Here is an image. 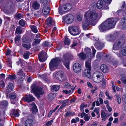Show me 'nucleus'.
Masks as SVG:
<instances>
[{
  "mask_svg": "<svg viewBox=\"0 0 126 126\" xmlns=\"http://www.w3.org/2000/svg\"><path fill=\"white\" fill-rule=\"evenodd\" d=\"M63 20L66 23L69 24L72 23L74 20V17L73 15L71 14H68L63 17Z\"/></svg>",
  "mask_w": 126,
  "mask_h": 126,
  "instance_id": "9b49d317",
  "label": "nucleus"
},
{
  "mask_svg": "<svg viewBox=\"0 0 126 126\" xmlns=\"http://www.w3.org/2000/svg\"><path fill=\"white\" fill-rule=\"evenodd\" d=\"M71 8L72 6L69 4L62 5L61 6H59V13L60 14H63L66 11V10H68Z\"/></svg>",
  "mask_w": 126,
  "mask_h": 126,
  "instance_id": "0eeeda50",
  "label": "nucleus"
},
{
  "mask_svg": "<svg viewBox=\"0 0 126 126\" xmlns=\"http://www.w3.org/2000/svg\"><path fill=\"white\" fill-rule=\"evenodd\" d=\"M31 88L32 93H33L38 98H40V95H42L44 94V92L43 91V88L37 86L35 84L32 85Z\"/></svg>",
  "mask_w": 126,
  "mask_h": 126,
  "instance_id": "7ed1b4c3",
  "label": "nucleus"
},
{
  "mask_svg": "<svg viewBox=\"0 0 126 126\" xmlns=\"http://www.w3.org/2000/svg\"><path fill=\"white\" fill-rule=\"evenodd\" d=\"M99 14L94 10H89L85 14V20L82 22V25L84 30H88L90 25H94L97 20L101 17Z\"/></svg>",
  "mask_w": 126,
  "mask_h": 126,
  "instance_id": "f257e3e1",
  "label": "nucleus"
},
{
  "mask_svg": "<svg viewBox=\"0 0 126 126\" xmlns=\"http://www.w3.org/2000/svg\"><path fill=\"white\" fill-rule=\"evenodd\" d=\"M93 79L95 82L99 83L102 81L104 79L103 74L98 71H96L94 73Z\"/></svg>",
  "mask_w": 126,
  "mask_h": 126,
  "instance_id": "39448f33",
  "label": "nucleus"
},
{
  "mask_svg": "<svg viewBox=\"0 0 126 126\" xmlns=\"http://www.w3.org/2000/svg\"><path fill=\"white\" fill-rule=\"evenodd\" d=\"M56 47L57 49L58 50H60L62 47V45L59 44L56 45Z\"/></svg>",
  "mask_w": 126,
  "mask_h": 126,
  "instance_id": "13d9d810",
  "label": "nucleus"
},
{
  "mask_svg": "<svg viewBox=\"0 0 126 126\" xmlns=\"http://www.w3.org/2000/svg\"><path fill=\"white\" fill-rule=\"evenodd\" d=\"M30 52L28 51L25 52L23 54V57L25 59H28L29 58L30 55Z\"/></svg>",
  "mask_w": 126,
  "mask_h": 126,
  "instance_id": "2f4dec72",
  "label": "nucleus"
},
{
  "mask_svg": "<svg viewBox=\"0 0 126 126\" xmlns=\"http://www.w3.org/2000/svg\"><path fill=\"white\" fill-rule=\"evenodd\" d=\"M21 36L19 35H16L15 38V43H18L20 40Z\"/></svg>",
  "mask_w": 126,
  "mask_h": 126,
  "instance_id": "72a5a7b5",
  "label": "nucleus"
},
{
  "mask_svg": "<svg viewBox=\"0 0 126 126\" xmlns=\"http://www.w3.org/2000/svg\"><path fill=\"white\" fill-rule=\"evenodd\" d=\"M22 33V29L19 26H18L16 29L15 34H20Z\"/></svg>",
  "mask_w": 126,
  "mask_h": 126,
  "instance_id": "b1692460",
  "label": "nucleus"
},
{
  "mask_svg": "<svg viewBox=\"0 0 126 126\" xmlns=\"http://www.w3.org/2000/svg\"><path fill=\"white\" fill-rule=\"evenodd\" d=\"M19 115L18 111L17 110L15 111L12 114L13 116L15 117H18L19 116Z\"/></svg>",
  "mask_w": 126,
  "mask_h": 126,
  "instance_id": "ea45409f",
  "label": "nucleus"
},
{
  "mask_svg": "<svg viewBox=\"0 0 126 126\" xmlns=\"http://www.w3.org/2000/svg\"><path fill=\"white\" fill-rule=\"evenodd\" d=\"M52 120H51L48 122L46 123L47 126H50L52 123Z\"/></svg>",
  "mask_w": 126,
  "mask_h": 126,
  "instance_id": "774afa93",
  "label": "nucleus"
},
{
  "mask_svg": "<svg viewBox=\"0 0 126 126\" xmlns=\"http://www.w3.org/2000/svg\"><path fill=\"white\" fill-rule=\"evenodd\" d=\"M103 6V2L101 0H99L97 2L96 5L97 8L100 9L102 8Z\"/></svg>",
  "mask_w": 126,
  "mask_h": 126,
  "instance_id": "393cba45",
  "label": "nucleus"
},
{
  "mask_svg": "<svg viewBox=\"0 0 126 126\" xmlns=\"http://www.w3.org/2000/svg\"><path fill=\"white\" fill-rule=\"evenodd\" d=\"M23 99L24 101L29 103L34 101L35 98L31 94H29L28 95H26L23 98Z\"/></svg>",
  "mask_w": 126,
  "mask_h": 126,
  "instance_id": "4468645a",
  "label": "nucleus"
},
{
  "mask_svg": "<svg viewBox=\"0 0 126 126\" xmlns=\"http://www.w3.org/2000/svg\"><path fill=\"white\" fill-rule=\"evenodd\" d=\"M16 77V76L14 75H9L8 78L11 80H13L15 79Z\"/></svg>",
  "mask_w": 126,
  "mask_h": 126,
  "instance_id": "a18cd8bd",
  "label": "nucleus"
},
{
  "mask_svg": "<svg viewBox=\"0 0 126 126\" xmlns=\"http://www.w3.org/2000/svg\"><path fill=\"white\" fill-rule=\"evenodd\" d=\"M91 69H85L83 71V75L85 77H87L88 78L91 77Z\"/></svg>",
  "mask_w": 126,
  "mask_h": 126,
  "instance_id": "dca6fc26",
  "label": "nucleus"
},
{
  "mask_svg": "<svg viewBox=\"0 0 126 126\" xmlns=\"http://www.w3.org/2000/svg\"><path fill=\"white\" fill-rule=\"evenodd\" d=\"M85 50L87 53L90 54L91 53V50L90 48H86L85 49Z\"/></svg>",
  "mask_w": 126,
  "mask_h": 126,
  "instance_id": "6e6d98bb",
  "label": "nucleus"
},
{
  "mask_svg": "<svg viewBox=\"0 0 126 126\" xmlns=\"http://www.w3.org/2000/svg\"><path fill=\"white\" fill-rule=\"evenodd\" d=\"M41 41L40 39H38L35 38L34 39V41L32 44L33 46H36L37 44H39Z\"/></svg>",
  "mask_w": 126,
  "mask_h": 126,
  "instance_id": "bb28decb",
  "label": "nucleus"
},
{
  "mask_svg": "<svg viewBox=\"0 0 126 126\" xmlns=\"http://www.w3.org/2000/svg\"><path fill=\"white\" fill-rule=\"evenodd\" d=\"M22 41L24 43H26L27 42V40L25 37H23L22 38Z\"/></svg>",
  "mask_w": 126,
  "mask_h": 126,
  "instance_id": "69168bd1",
  "label": "nucleus"
},
{
  "mask_svg": "<svg viewBox=\"0 0 126 126\" xmlns=\"http://www.w3.org/2000/svg\"><path fill=\"white\" fill-rule=\"evenodd\" d=\"M117 21L116 18L107 19L98 26L100 31L101 32H103L114 28Z\"/></svg>",
  "mask_w": 126,
  "mask_h": 126,
  "instance_id": "f03ea898",
  "label": "nucleus"
},
{
  "mask_svg": "<svg viewBox=\"0 0 126 126\" xmlns=\"http://www.w3.org/2000/svg\"><path fill=\"white\" fill-rule=\"evenodd\" d=\"M42 15L41 12L39 11H36L34 13V16L35 17H39L40 16Z\"/></svg>",
  "mask_w": 126,
  "mask_h": 126,
  "instance_id": "c756f323",
  "label": "nucleus"
},
{
  "mask_svg": "<svg viewBox=\"0 0 126 126\" xmlns=\"http://www.w3.org/2000/svg\"><path fill=\"white\" fill-rule=\"evenodd\" d=\"M9 97L10 98L12 99H14L16 98V95L13 94H10Z\"/></svg>",
  "mask_w": 126,
  "mask_h": 126,
  "instance_id": "09e8293b",
  "label": "nucleus"
},
{
  "mask_svg": "<svg viewBox=\"0 0 126 126\" xmlns=\"http://www.w3.org/2000/svg\"><path fill=\"white\" fill-rule=\"evenodd\" d=\"M121 79L123 83L126 84V77H122Z\"/></svg>",
  "mask_w": 126,
  "mask_h": 126,
  "instance_id": "680f3d73",
  "label": "nucleus"
},
{
  "mask_svg": "<svg viewBox=\"0 0 126 126\" xmlns=\"http://www.w3.org/2000/svg\"><path fill=\"white\" fill-rule=\"evenodd\" d=\"M56 77L59 80L63 81L64 80V72L63 71H60L57 72L56 75Z\"/></svg>",
  "mask_w": 126,
  "mask_h": 126,
  "instance_id": "ddd939ff",
  "label": "nucleus"
},
{
  "mask_svg": "<svg viewBox=\"0 0 126 126\" xmlns=\"http://www.w3.org/2000/svg\"><path fill=\"white\" fill-rule=\"evenodd\" d=\"M18 75H21L23 74V71L22 69H20L17 73Z\"/></svg>",
  "mask_w": 126,
  "mask_h": 126,
  "instance_id": "338daca9",
  "label": "nucleus"
},
{
  "mask_svg": "<svg viewBox=\"0 0 126 126\" xmlns=\"http://www.w3.org/2000/svg\"><path fill=\"white\" fill-rule=\"evenodd\" d=\"M117 102L120 104L121 103V98L120 95L116 94L115 95Z\"/></svg>",
  "mask_w": 126,
  "mask_h": 126,
  "instance_id": "c9c22d12",
  "label": "nucleus"
},
{
  "mask_svg": "<svg viewBox=\"0 0 126 126\" xmlns=\"http://www.w3.org/2000/svg\"><path fill=\"white\" fill-rule=\"evenodd\" d=\"M101 117L103 118L102 120L105 121L107 118V117L106 115V113L104 111H102L101 113Z\"/></svg>",
  "mask_w": 126,
  "mask_h": 126,
  "instance_id": "473e14b6",
  "label": "nucleus"
},
{
  "mask_svg": "<svg viewBox=\"0 0 126 126\" xmlns=\"http://www.w3.org/2000/svg\"><path fill=\"white\" fill-rule=\"evenodd\" d=\"M53 21L51 17H49L46 20V23L47 25L46 27L48 28L49 27H52L53 26Z\"/></svg>",
  "mask_w": 126,
  "mask_h": 126,
  "instance_id": "2eb2a0df",
  "label": "nucleus"
},
{
  "mask_svg": "<svg viewBox=\"0 0 126 126\" xmlns=\"http://www.w3.org/2000/svg\"><path fill=\"white\" fill-rule=\"evenodd\" d=\"M90 118V117L87 114H86L84 118V119L86 121H89Z\"/></svg>",
  "mask_w": 126,
  "mask_h": 126,
  "instance_id": "603ef678",
  "label": "nucleus"
},
{
  "mask_svg": "<svg viewBox=\"0 0 126 126\" xmlns=\"http://www.w3.org/2000/svg\"><path fill=\"white\" fill-rule=\"evenodd\" d=\"M94 111L96 113V114H98L99 113V110L98 108H95L94 110Z\"/></svg>",
  "mask_w": 126,
  "mask_h": 126,
  "instance_id": "052dcab7",
  "label": "nucleus"
},
{
  "mask_svg": "<svg viewBox=\"0 0 126 126\" xmlns=\"http://www.w3.org/2000/svg\"><path fill=\"white\" fill-rule=\"evenodd\" d=\"M102 53L101 52H98L97 54L96 57L97 59H100L101 58Z\"/></svg>",
  "mask_w": 126,
  "mask_h": 126,
  "instance_id": "864d4df0",
  "label": "nucleus"
},
{
  "mask_svg": "<svg viewBox=\"0 0 126 126\" xmlns=\"http://www.w3.org/2000/svg\"><path fill=\"white\" fill-rule=\"evenodd\" d=\"M100 69L104 73H106L108 72L109 69L107 66L104 64L101 65L100 66Z\"/></svg>",
  "mask_w": 126,
  "mask_h": 126,
  "instance_id": "6ab92c4d",
  "label": "nucleus"
},
{
  "mask_svg": "<svg viewBox=\"0 0 126 126\" xmlns=\"http://www.w3.org/2000/svg\"><path fill=\"white\" fill-rule=\"evenodd\" d=\"M1 104L4 106H7L8 104V101L6 100H4L2 101L1 103Z\"/></svg>",
  "mask_w": 126,
  "mask_h": 126,
  "instance_id": "8fccbe9b",
  "label": "nucleus"
},
{
  "mask_svg": "<svg viewBox=\"0 0 126 126\" xmlns=\"http://www.w3.org/2000/svg\"><path fill=\"white\" fill-rule=\"evenodd\" d=\"M31 28L32 31L34 33H36L38 32L37 28L34 25L32 26L31 27Z\"/></svg>",
  "mask_w": 126,
  "mask_h": 126,
  "instance_id": "e433bc0d",
  "label": "nucleus"
},
{
  "mask_svg": "<svg viewBox=\"0 0 126 126\" xmlns=\"http://www.w3.org/2000/svg\"><path fill=\"white\" fill-rule=\"evenodd\" d=\"M85 66L87 69H91V61L89 60L85 62Z\"/></svg>",
  "mask_w": 126,
  "mask_h": 126,
  "instance_id": "a878e982",
  "label": "nucleus"
},
{
  "mask_svg": "<svg viewBox=\"0 0 126 126\" xmlns=\"http://www.w3.org/2000/svg\"><path fill=\"white\" fill-rule=\"evenodd\" d=\"M121 53L123 55L126 56V46L124 47L121 49Z\"/></svg>",
  "mask_w": 126,
  "mask_h": 126,
  "instance_id": "c85d7f7f",
  "label": "nucleus"
},
{
  "mask_svg": "<svg viewBox=\"0 0 126 126\" xmlns=\"http://www.w3.org/2000/svg\"><path fill=\"white\" fill-rule=\"evenodd\" d=\"M78 40L77 39H75L73 40V43L71 45L72 47H73L77 45Z\"/></svg>",
  "mask_w": 126,
  "mask_h": 126,
  "instance_id": "a19ab883",
  "label": "nucleus"
},
{
  "mask_svg": "<svg viewBox=\"0 0 126 126\" xmlns=\"http://www.w3.org/2000/svg\"><path fill=\"white\" fill-rule=\"evenodd\" d=\"M4 18L5 20L6 21H10L11 20L10 18V17L6 16H4Z\"/></svg>",
  "mask_w": 126,
  "mask_h": 126,
  "instance_id": "e2e57ef3",
  "label": "nucleus"
},
{
  "mask_svg": "<svg viewBox=\"0 0 126 126\" xmlns=\"http://www.w3.org/2000/svg\"><path fill=\"white\" fill-rule=\"evenodd\" d=\"M107 108L108 109V111L109 112H111V111L112 109L109 105L108 104L106 106Z\"/></svg>",
  "mask_w": 126,
  "mask_h": 126,
  "instance_id": "0e129e2a",
  "label": "nucleus"
},
{
  "mask_svg": "<svg viewBox=\"0 0 126 126\" xmlns=\"http://www.w3.org/2000/svg\"><path fill=\"white\" fill-rule=\"evenodd\" d=\"M95 47L99 50L101 49L104 46L103 43L99 41H97L95 43Z\"/></svg>",
  "mask_w": 126,
  "mask_h": 126,
  "instance_id": "a211bd4d",
  "label": "nucleus"
},
{
  "mask_svg": "<svg viewBox=\"0 0 126 126\" xmlns=\"http://www.w3.org/2000/svg\"><path fill=\"white\" fill-rule=\"evenodd\" d=\"M74 114V113L71 112L69 111H68L66 113L65 117H67L68 116H71L73 115Z\"/></svg>",
  "mask_w": 126,
  "mask_h": 126,
  "instance_id": "49530a36",
  "label": "nucleus"
},
{
  "mask_svg": "<svg viewBox=\"0 0 126 126\" xmlns=\"http://www.w3.org/2000/svg\"><path fill=\"white\" fill-rule=\"evenodd\" d=\"M32 111L33 114H35L36 112L37 111V110L35 105L32 108Z\"/></svg>",
  "mask_w": 126,
  "mask_h": 126,
  "instance_id": "4c0bfd02",
  "label": "nucleus"
},
{
  "mask_svg": "<svg viewBox=\"0 0 126 126\" xmlns=\"http://www.w3.org/2000/svg\"><path fill=\"white\" fill-rule=\"evenodd\" d=\"M82 68L81 65L78 63H75L73 66V69L74 72L77 73H79Z\"/></svg>",
  "mask_w": 126,
  "mask_h": 126,
  "instance_id": "f8f14e48",
  "label": "nucleus"
},
{
  "mask_svg": "<svg viewBox=\"0 0 126 126\" xmlns=\"http://www.w3.org/2000/svg\"><path fill=\"white\" fill-rule=\"evenodd\" d=\"M50 8L48 6H44L42 9V13L45 15H47L50 12Z\"/></svg>",
  "mask_w": 126,
  "mask_h": 126,
  "instance_id": "f3484780",
  "label": "nucleus"
},
{
  "mask_svg": "<svg viewBox=\"0 0 126 126\" xmlns=\"http://www.w3.org/2000/svg\"><path fill=\"white\" fill-rule=\"evenodd\" d=\"M11 51L9 49H7L6 51L5 54L7 56L9 55L11 52Z\"/></svg>",
  "mask_w": 126,
  "mask_h": 126,
  "instance_id": "4d7b16f0",
  "label": "nucleus"
},
{
  "mask_svg": "<svg viewBox=\"0 0 126 126\" xmlns=\"http://www.w3.org/2000/svg\"><path fill=\"white\" fill-rule=\"evenodd\" d=\"M23 79L22 77H21L19 78L18 80V82L19 83H22L23 81Z\"/></svg>",
  "mask_w": 126,
  "mask_h": 126,
  "instance_id": "bf43d9fd",
  "label": "nucleus"
},
{
  "mask_svg": "<svg viewBox=\"0 0 126 126\" xmlns=\"http://www.w3.org/2000/svg\"><path fill=\"white\" fill-rule=\"evenodd\" d=\"M42 78L45 81H47V76L46 74H43L41 76Z\"/></svg>",
  "mask_w": 126,
  "mask_h": 126,
  "instance_id": "3c124183",
  "label": "nucleus"
},
{
  "mask_svg": "<svg viewBox=\"0 0 126 126\" xmlns=\"http://www.w3.org/2000/svg\"><path fill=\"white\" fill-rule=\"evenodd\" d=\"M125 42L124 39H120L119 41L116 42L113 46V48L114 50L120 48L124 44Z\"/></svg>",
  "mask_w": 126,
  "mask_h": 126,
  "instance_id": "1a4fd4ad",
  "label": "nucleus"
},
{
  "mask_svg": "<svg viewBox=\"0 0 126 126\" xmlns=\"http://www.w3.org/2000/svg\"><path fill=\"white\" fill-rule=\"evenodd\" d=\"M60 88V85H53L52 86L51 88V90L52 91H58Z\"/></svg>",
  "mask_w": 126,
  "mask_h": 126,
  "instance_id": "5701e85b",
  "label": "nucleus"
},
{
  "mask_svg": "<svg viewBox=\"0 0 126 126\" xmlns=\"http://www.w3.org/2000/svg\"><path fill=\"white\" fill-rule=\"evenodd\" d=\"M33 122L32 119H29L27 120L25 123V126H33Z\"/></svg>",
  "mask_w": 126,
  "mask_h": 126,
  "instance_id": "aec40b11",
  "label": "nucleus"
},
{
  "mask_svg": "<svg viewBox=\"0 0 126 126\" xmlns=\"http://www.w3.org/2000/svg\"><path fill=\"white\" fill-rule=\"evenodd\" d=\"M121 25L123 28L126 27V17H123L121 19Z\"/></svg>",
  "mask_w": 126,
  "mask_h": 126,
  "instance_id": "4be33fe9",
  "label": "nucleus"
},
{
  "mask_svg": "<svg viewBox=\"0 0 126 126\" xmlns=\"http://www.w3.org/2000/svg\"><path fill=\"white\" fill-rule=\"evenodd\" d=\"M40 1L44 5H46L47 3V0H40Z\"/></svg>",
  "mask_w": 126,
  "mask_h": 126,
  "instance_id": "5fc2aeb1",
  "label": "nucleus"
},
{
  "mask_svg": "<svg viewBox=\"0 0 126 126\" xmlns=\"http://www.w3.org/2000/svg\"><path fill=\"white\" fill-rule=\"evenodd\" d=\"M60 61V58L59 57H56L52 59L49 64L50 70L53 71L55 69Z\"/></svg>",
  "mask_w": 126,
  "mask_h": 126,
  "instance_id": "423d86ee",
  "label": "nucleus"
},
{
  "mask_svg": "<svg viewBox=\"0 0 126 126\" xmlns=\"http://www.w3.org/2000/svg\"><path fill=\"white\" fill-rule=\"evenodd\" d=\"M43 45L44 46L50 47L51 45L52 46V44L47 42L45 41L43 44Z\"/></svg>",
  "mask_w": 126,
  "mask_h": 126,
  "instance_id": "37998d69",
  "label": "nucleus"
},
{
  "mask_svg": "<svg viewBox=\"0 0 126 126\" xmlns=\"http://www.w3.org/2000/svg\"><path fill=\"white\" fill-rule=\"evenodd\" d=\"M40 6V5L38 3L37 1H35L33 2L32 7L34 9L36 10L38 9L39 8Z\"/></svg>",
  "mask_w": 126,
  "mask_h": 126,
  "instance_id": "412c9836",
  "label": "nucleus"
},
{
  "mask_svg": "<svg viewBox=\"0 0 126 126\" xmlns=\"http://www.w3.org/2000/svg\"><path fill=\"white\" fill-rule=\"evenodd\" d=\"M70 40L69 38L66 37L65 38L64 43L65 45L68 46L70 43Z\"/></svg>",
  "mask_w": 126,
  "mask_h": 126,
  "instance_id": "7c9ffc66",
  "label": "nucleus"
},
{
  "mask_svg": "<svg viewBox=\"0 0 126 126\" xmlns=\"http://www.w3.org/2000/svg\"><path fill=\"white\" fill-rule=\"evenodd\" d=\"M73 56L72 55L68 53H67L63 55V57L62 59V61L63 64L68 69L69 68V60L73 59Z\"/></svg>",
  "mask_w": 126,
  "mask_h": 126,
  "instance_id": "20e7f679",
  "label": "nucleus"
},
{
  "mask_svg": "<svg viewBox=\"0 0 126 126\" xmlns=\"http://www.w3.org/2000/svg\"><path fill=\"white\" fill-rule=\"evenodd\" d=\"M79 58L82 60H84L86 58L85 54L83 53H80L79 55Z\"/></svg>",
  "mask_w": 126,
  "mask_h": 126,
  "instance_id": "f704fd0d",
  "label": "nucleus"
},
{
  "mask_svg": "<svg viewBox=\"0 0 126 126\" xmlns=\"http://www.w3.org/2000/svg\"><path fill=\"white\" fill-rule=\"evenodd\" d=\"M22 46L25 48L27 50L29 49L31 47L30 44L29 45L26 44H22Z\"/></svg>",
  "mask_w": 126,
  "mask_h": 126,
  "instance_id": "79ce46f5",
  "label": "nucleus"
},
{
  "mask_svg": "<svg viewBox=\"0 0 126 126\" xmlns=\"http://www.w3.org/2000/svg\"><path fill=\"white\" fill-rule=\"evenodd\" d=\"M38 56L39 60L41 62H44L47 59V54L45 51L42 50L39 53Z\"/></svg>",
  "mask_w": 126,
  "mask_h": 126,
  "instance_id": "9d476101",
  "label": "nucleus"
},
{
  "mask_svg": "<svg viewBox=\"0 0 126 126\" xmlns=\"http://www.w3.org/2000/svg\"><path fill=\"white\" fill-rule=\"evenodd\" d=\"M55 96V94L53 93L49 94L48 95V98L50 100H52L54 99Z\"/></svg>",
  "mask_w": 126,
  "mask_h": 126,
  "instance_id": "cd10ccee",
  "label": "nucleus"
},
{
  "mask_svg": "<svg viewBox=\"0 0 126 126\" xmlns=\"http://www.w3.org/2000/svg\"><path fill=\"white\" fill-rule=\"evenodd\" d=\"M14 86L13 84L10 83L8 87V89L9 91H10L12 90Z\"/></svg>",
  "mask_w": 126,
  "mask_h": 126,
  "instance_id": "c03bdc74",
  "label": "nucleus"
},
{
  "mask_svg": "<svg viewBox=\"0 0 126 126\" xmlns=\"http://www.w3.org/2000/svg\"><path fill=\"white\" fill-rule=\"evenodd\" d=\"M68 31L70 34L73 35H76L79 34L80 32L77 26H72L68 27Z\"/></svg>",
  "mask_w": 126,
  "mask_h": 126,
  "instance_id": "6e6552de",
  "label": "nucleus"
},
{
  "mask_svg": "<svg viewBox=\"0 0 126 126\" xmlns=\"http://www.w3.org/2000/svg\"><path fill=\"white\" fill-rule=\"evenodd\" d=\"M25 24V21L23 19H21L19 21V24L22 27H24Z\"/></svg>",
  "mask_w": 126,
  "mask_h": 126,
  "instance_id": "58836bf2",
  "label": "nucleus"
},
{
  "mask_svg": "<svg viewBox=\"0 0 126 126\" xmlns=\"http://www.w3.org/2000/svg\"><path fill=\"white\" fill-rule=\"evenodd\" d=\"M12 62L11 60L9 58H7V63L8 66L12 67Z\"/></svg>",
  "mask_w": 126,
  "mask_h": 126,
  "instance_id": "de8ad7c7",
  "label": "nucleus"
}]
</instances>
